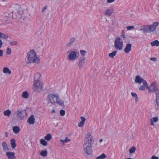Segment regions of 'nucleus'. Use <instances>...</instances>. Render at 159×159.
<instances>
[{
	"label": "nucleus",
	"instance_id": "obj_1",
	"mask_svg": "<svg viewBox=\"0 0 159 159\" xmlns=\"http://www.w3.org/2000/svg\"><path fill=\"white\" fill-rule=\"evenodd\" d=\"M93 137L91 134H89L86 135L84 148V152L87 154L90 155L92 153V145L93 143Z\"/></svg>",
	"mask_w": 159,
	"mask_h": 159
},
{
	"label": "nucleus",
	"instance_id": "obj_2",
	"mask_svg": "<svg viewBox=\"0 0 159 159\" xmlns=\"http://www.w3.org/2000/svg\"><path fill=\"white\" fill-rule=\"evenodd\" d=\"M41 75L39 73H36L34 75L33 87V89L34 91L40 92L42 90L43 85L41 82Z\"/></svg>",
	"mask_w": 159,
	"mask_h": 159
},
{
	"label": "nucleus",
	"instance_id": "obj_3",
	"mask_svg": "<svg viewBox=\"0 0 159 159\" xmlns=\"http://www.w3.org/2000/svg\"><path fill=\"white\" fill-rule=\"evenodd\" d=\"M27 64L38 62L39 59L36 54L33 50L30 51L27 54V57L25 59Z\"/></svg>",
	"mask_w": 159,
	"mask_h": 159
},
{
	"label": "nucleus",
	"instance_id": "obj_4",
	"mask_svg": "<svg viewBox=\"0 0 159 159\" xmlns=\"http://www.w3.org/2000/svg\"><path fill=\"white\" fill-rule=\"evenodd\" d=\"M48 100L52 104L55 103L61 105L62 104V101L59 98L58 95L52 93L49 94L48 96Z\"/></svg>",
	"mask_w": 159,
	"mask_h": 159
},
{
	"label": "nucleus",
	"instance_id": "obj_5",
	"mask_svg": "<svg viewBox=\"0 0 159 159\" xmlns=\"http://www.w3.org/2000/svg\"><path fill=\"white\" fill-rule=\"evenodd\" d=\"M158 25V22H155L152 25L144 26L143 29H141V30H143L145 33L152 32L156 30L157 27Z\"/></svg>",
	"mask_w": 159,
	"mask_h": 159
},
{
	"label": "nucleus",
	"instance_id": "obj_6",
	"mask_svg": "<svg viewBox=\"0 0 159 159\" xmlns=\"http://www.w3.org/2000/svg\"><path fill=\"white\" fill-rule=\"evenodd\" d=\"M20 7L19 5L16 4L11 6L9 9V11L11 13L20 14L22 12V11L20 10Z\"/></svg>",
	"mask_w": 159,
	"mask_h": 159
},
{
	"label": "nucleus",
	"instance_id": "obj_7",
	"mask_svg": "<svg viewBox=\"0 0 159 159\" xmlns=\"http://www.w3.org/2000/svg\"><path fill=\"white\" fill-rule=\"evenodd\" d=\"M147 89L149 93H154L156 94V95H159V90L155 82L151 84Z\"/></svg>",
	"mask_w": 159,
	"mask_h": 159
},
{
	"label": "nucleus",
	"instance_id": "obj_8",
	"mask_svg": "<svg viewBox=\"0 0 159 159\" xmlns=\"http://www.w3.org/2000/svg\"><path fill=\"white\" fill-rule=\"evenodd\" d=\"M120 37L116 38L114 41V46L116 49L118 50H121L123 47V42L120 41Z\"/></svg>",
	"mask_w": 159,
	"mask_h": 159
},
{
	"label": "nucleus",
	"instance_id": "obj_9",
	"mask_svg": "<svg viewBox=\"0 0 159 159\" xmlns=\"http://www.w3.org/2000/svg\"><path fill=\"white\" fill-rule=\"evenodd\" d=\"M15 113L17 114V116L20 117V119H23L27 115L26 110L22 108L19 109Z\"/></svg>",
	"mask_w": 159,
	"mask_h": 159
},
{
	"label": "nucleus",
	"instance_id": "obj_10",
	"mask_svg": "<svg viewBox=\"0 0 159 159\" xmlns=\"http://www.w3.org/2000/svg\"><path fill=\"white\" fill-rule=\"evenodd\" d=\"M86 63V59L84 57H80L79 59L78 66L80 69L82 68Z\"/></svg>",
	"mask_w": 159,
	"mask_h": 159
},
{
	"label": "nucleus",
	"instance_id": "obj_11",
	"mask_svg": "<svg viewBox=\"0 0 159 159\" xmlns=\"http://www.w3.org/2000/svg\"><path fill=\"white\" fill-rule=\"evenodd\" d=\"M114 11V9L112 7H109L106 11L104 13L105 16H110L113 13Z\"/></svg>",
	"mask_w": 159,
	"mask_h": 159
},
{
	"label": "nucleus",
	"instance_id": "obj_12",
	"mask_svg": "<svg viewBox=\"0 0 159 159\" xmlns=\"http://www.w3.org/2000/svg\"><path fill=\"white\" fill-rule=\"evenodd\" d=\"M76 53L75 51H72L68 55L69 60H73L76 59Z\"/></svg>",
	"mask_w": 159,
	"mask_h": 159
},
{
	"label": "nucleus",
	"instance_id": "obj_13",
	"mask_svg": "<svg viewBox=\"0 0 159 159\" xmlns=\"http://www.w3.org/2000/svg\"><path fill=\"white\" fill-rule=\"evenodd\" d=\"M6 155L7 156L9 159H15V153L14 152H7Z\"/></svg>",
	"mask_w": 159,
	"mask_h": 159
},
{
	"label": "nucleus",
	"instance_id": "obj_14",
	"mask_svg": "<svg viewBox=\"0 0 159 159\" xmlns=\"http://www.w3.org/2000/svg\"><path fill=\"white\" fill-rule=\"evenodd\" d=\"M132 45L131 44H127L124 49V51L126 53H128L131 50Z\"/></svg>",
	"mask_w": 159,
	"mask_h": 159
},
{
	"label": "nucleus",
	"instance_id": "obj_15",
	"mask_svg": "<svg viewBox=\"0 0 159 159\" xmlns=\"http://www.w3.org/2000/svg\"><path fill=\"white\" fill-rule=\"evenodd\" d=\"M28 122L30 124H33L35 122V118L33 115H31L27 120Z\"/></svg>",
	"mask_w": 159,
	"mask_h": 159
},
{
	"label": "nucleus",
	"instance_id": "obj_16",
	"mask_svg": "<svg viewBox=\"0 0 159 159\" xmlns=\"http://www.w3.org/2000/svg\"><path fill=\"white\" fill-rule=\"evenodd\" d=\"M80 118L81 119V120L78 124V126L79 127H81L83 126L84 123L86 120L85 118L83 117V116H81L80 117Z\"/></svg>",
	"mask_w": 159,
	"mask_h": 159
},
{
	"label": "nucleus",
	"instance_id": "obj_17",
	"mask_svg": "<svg viewBox=\"0 0 159 159\" xmlns=\"http://www.w3.org/2000/svg\"><path fill=\"white\" fill-rule=\"evenodd\" d=\"M143 80V79L140 77L139 75L136 76L135 79V82L138 83L140 84Z\"/></svg>",
	"mask_w": 159,
	"mask_h": 159
},
{
	"label": "nucleus",
	"instance_id": "obj_18",
	"mask_svg": "<svg viewBox=\"0 0 159 159\" xmlns=\"http://www.w3.org/2000/svg\"><path fill=\"white\" fill-rule=\"evenodd\" d=\"M158 120V118L157 117H153L150 120V125L152 126L154 125V122H157Z\"/></svg>",
	"mask_w": 159,
	"mask_h": 159
},
{
	"label": "nucleus",
	"instance_id": "obj_19",
	"mask_svg": "<svg viewBox=\"0 0 159 159\" xmlns=\"http://www.w3.org/2000/svg\"><path fill=\"white\" fill-rule=\"evenodd\" d=\"M3 72L5 73H8L9 74H11V71L9 69L8 67H4L3 68Z\"/></svg>",
	"mask_w": 159,
	"mask_h": 159
},
{
	"label": "nucleus",
	"instance_id": "obj_20",
	"mask_svg": "<svg viewBox=\"0 0 159 159\" xmlns=\"http://www.w3.org/2000/svg\"><path fill=\"white\" fill-rule=\"evenodd\" d=\"M13 130L15 134H18L20 131L19 127L18 126H15L13 127Z\"/></svg>",
	"mask_w": 159,
	"mask_h": 159
},
{
	"label": "nucleus",
	"instance_id": "obj_21",
	"mask_svg": "<svg viewBox=\"0 0 159 159\" xmlns=\"http://www.w3.org/2000/svg\"><path fill=\"white\" fill-rule=\"evenodd\" d=\"M75 38H71L69 42L67 44V46L68 47H70L75 42Z\"/></svg>",
	"mask_w": 159,
	"mask_h": 159
},
{
	"label": "nucleus",
	"instance_id": "obj_22",
	"mask_svg": "<svg viewBox=\"0 0 159 159\" xmlns=\"http://www.w3.org/2000/svg\"><path fill=\"white\" fill-rule=\"evenodd\" d=\"M10 142L11 147L13 148H15L16 146V144L15 143L16 140L14 139H12L11 140Z\"/></svg>",
	"mask_w": 159,
	"mask_h": 159
},
{
	"label": "nucleus",
	"instance_id": "obj_23",
	"mask_svg": "<svg viewBox=\"0 0 159 159\" xmlns=\"http://www.w3.org/2000/svg\"><path fill=\"white\" fill-rule=\"evenodd\" d=\"M151 45L152 46H159V41L157 40H155L151 43Z\"/></svg>",
	"mask_w": 159,
	"mask_h": 159
},
{
	"label": "nucleus",
	"instance_id": "obj_24",
	"mask_svg": "<svg viewBox=\"0 0 159 159\" xmlns=\"http://www.w3.org/2000/svg\"><path fill=\"white\" fill-rule=\"evenodd\" d=\"M2 145L3 150L5 151H7L9 150V148H8V146H7V144L5 142H2Z\"/></svg>",
	"mask_w": 159,
	"mask_h": 159
},
{
	"label": "nucleus",
	"instance_id": "obj_25",
	"mask_svg": "<svg viewBox=\"0 0 159 159\" xmlns=\"http://www.w3.org/2000/svg\"><path fill=\"white\" fill-rule=\"evenodd\" d=\"M107 156L104 153H102L101 155L97 157L96 159H104L107 157Z\"/></svg>",
	"mask_w": 159,
	"mask_h": 159
},
{
	"label": "nucleus",
	"instance_id": "obj_26",
	"mask_svg": "<svg viewBox=\"0 0 159 159\" xmlns=\"http://www.w3.org/2000/svg\"><path fill=\"white\" fill-rule=\"evenodd\" d=\"M11 113V111L9 110H7L4 111L3 112V114L4 115L7 116H9Z\"/></svg>",
	"mask_w": 159,
	"mask_h": 159
},
{
	"label": "nucleus",
	"instance_id": "obj_27",
	"mask_svg": "<svg viewBox=\"0 0 159 159\" xmlns=\"http://www.w3.org/2000/svg\"><path fill=\"white\" fill-rule=\"evenodd\" d=\"M48 154L47 151L46 149L44 151L42 150L41 152L40 153V155L43 157H45L47 156Z\"/></svg>",
	"mask_w": 159,
	"mask_h": 159
},
{
	"label": "nucleus",
	"instance_id": "obj_28",
	"mask_svg": "<svg viewBox=\"0 0 159 159\" xmlns=\"http://www.w3.org/2000/svg\"><path fill=\"white\" fill-rule=\"evenodd\" d=\"M0 37L2 39H7L8 38V37L7 35L0 32Z\"/></svg>",
	"mask_w": 159,
	"mask_h": 159
},
{
	"label": "nucleus",
	"instance_id": "obj_29",
	"mask_svg": "<svg viewBox=\"0 0 159 159\" xmlns=\"http://www.w3.org/2000/svg\"><path fill=\"white\" fill-rule=\"evenodd\" d=\"M52 138L51 135L50 134H48L46 136H45L44 139L48 141H49Z\"/></svg>",
	"mask_w": 159,
	"mask_h": 159
},
{
	"label": "nucleus",
	"instance_id": "obj_30",
	"mask_svg": "<svg viewBox=\"0 0 159 159\" xmlns=\"http://www.w3.org/2000/svg\"><path fill=\"white\" fill-rule=\"evenodd\" d=\"M60 141L61 142L63 143H67L68 142L70 141V140L67 137H66L65 138V139L64 140H62L61 139L60 140Z\"/></svg>",
	"mask_w": 159,
	"mask_h": 159
},
{
	"label": "nucleus",
	"instance_id": "obj_31",
	"mask_svg": "<svg viewBox=\"0 0 159 159\" xmlns=\"http://www.w3.org/2000/svg\"><path fill=\"white\" fill-rule=\"evenodd\" d=\"M116 51H114L112 52L109 53L108 55L110 57L113 58L116 55Z\"/></svg>",
	"mask_w": 159,
	"mask_h": 159
},
{
	"label": "nucleus",
	"instance_id": "obj_32",
	"mask_svg": "<svg viewBox=\"0 0 159 159\" xmlns=\"http://www.w3.org/2000/svg\"><path fill=\"white\" fill-rule=\"evenodd\" d=\"M28 93L27 91H25L23 92L22 96L23 98H27L28 97Z\"/></svg>",
	"mask_w": 159,
	"mask_h": 159
},
{
	"label": "nucleus",
	"instance_id": "obj_33",
	"mask_svg": "<svg viewBox=\"0 0 159 159\" xmlns=\"http://www.w3.org/2000/svg\"><path fill=\"white\" fill-rule=\"evenodd\" d=\"M136 149L135 147H132L131 148L129 149V152L131 154L135 152Z\"/></svg>",
	"mask_w": 159,
	"mask_h": 159
},
{
	"label": "nucleus",
	"instance_id": "obj_34",
	"mask_svg": "<svg viewBox=\"0 0 159 159\" xmlns=\"http://www.w3.org/2000/svg\"><path fill=\"white\" fill-rule=\"evenodd\" d=\"M40 143L44 146H46L47 144V142L43 139L40 140Z\"/></svg>",
	"mask_w": 159,
	"mask_h": 159
},
{
	"label": "nucleus",
	"instance_id": "obj_35",
	"mask_svg": "<svg viewBox=\"0 0 159 159\" xmlns=\"http://www.w3.org/2000/svg\"><path fill=\"white\" fill-rule=\"evenodd\" d=\"M142 82L144 86H145L147 89L148 88V86L147 81L143 79V80L142 81Z\"/></svg>",
	"mask_w": 159,
	"mask_h": 159
},
{
	"label": "nucleus",
	"instance_id": "obj_36",
	"mask_svg": "<svg viewBox=\"0 0 159 159\" xmlns=\"http://www.w3.org/2000/svg\"><path fill=\"white\" fill-rule=\"evenodd\" d=\"M156 101L157 105L159 106V95H156Z\"/></svg>",
	"mask_w": 159,
	"mask_h": 159
},
{
	"label": "nucleus",
	"instance_id": "obj_37",
	"mask_svg": "<svg viewBox=\"0 0 159 159\" xmlns=\"http://www.w3.org/2000/svg\"><path fill=\"white\" fill-rule=\"evenodd\" d=\"M80 52L82 56H84L85 55V53H86V52L85 51L81 50L80 51Z\"/></svg>",
	"mask_w": 159,
	"mask_h": 159
},
{
	"label": "nucleus",
	"instance_id": "obj_38",
	"mask_svg": "<svg viewBox=\"0 0 159 159\" xmlns=\"http://www.w3.org/2000/svg\"><path fill=\"white\" fill-rule=\"evenodd\" d=\"M10 44L13 46H17V43L16 41H12L10 43Z\"/></svg>",
	"mask_w": 159,
	"mask_h": 159
},
{
	"label": "nucleus",
	"instance_id": "obj_39",
	"mask_svg": "<svg viewBox=\"0 0 159 159\" xmlns=\"http://www.w3.org/2000/svg\"><path fill=\"white\" fill-rule=\"evenodd\" d=\"M11 49L9 48H7V51H6L7 54L10 55L11 54Z\"/></svg>",
	"mask_w": 159,
	"mask_h": 159
},
{
	"label": "nucleus",
	"instance_id": "obj_40",
	"mask_svg": "<svg viewBox=\"0 0 159 159\" xmlns=\"http://www.w3.org/2000/svg\"><path fill=\"white\" fill-rule=\"evenodd\" d=\"M60 112L61 115V116H64L65 113V111L63 110H61Z\"/></svg>",
	"mask_w": 159,
	"mask_h": 159
},
{
	"label": "nucleus",
	"instance_id": "obj_41",
	"mask_svg": "<svg viewBox=\"0 0 159 159\" xmlns=\"http://www.w3.org/2000/svg\"><path fill=\"white\" fill-rule=\"evenodd\" d=\"M121 37L122 38H123V39L125 38V32L124 30H123L122 31L121 33Z\"/></svg>",
	"mask_w": 159,
	"mask_h": 159
},
{
	"label": "nucleus",
	"instance_id": "obj_42",
	"mask_svg": "<svg viewBox=\"0 0 159 159\" xmlns=\"http://www.w3.org/2000/svg\"><path fill=\"white\" fill-rule=\"evenodd\" d=\"M134 26H128L127 27V29L128 30H131L134 29Z\"/></svg>",
	"mask_w": 159,
	"mask_h": 159
},
{
	"label": "nucleus",
	"instance_id": "obj_43",
	"mask_svg": "<svg viewBox=\"0 0 159 159\" xmlns=\"http://www.w3.org/2000/svg\"><path fill=\"white\" fill-rule=\"evenodd\" d=\"M145 87L144 86H141L139 88V89L141 90H144L145 89Z\"/></svg>",
	"mask_w": 159,
	"mask_h": 159
},
{
	"label": "nucleus",
	"instance_id": "obj_44",
	"mask_svg": "<svg viewBox=\"0 0 159 159\" xmlns=\"http://www.w3.org/2000/svg\"><path fill=\"white\" fill-rule=\"evenodd\" d=\"M150 60L152 61H155L157 60V58L156 57H152L150 58Z\"/></svg>",
	"mask_w": 159,
	"mask_h": 159
},
{
	"label": "nucleus",
	"instance_id": "obj_45",
	"mask_svg": "<svg viewBox=\"0 0 159 159\" xmlns=\"http://www.w3.org/2000/svg\"><path fill=\"white\" fill-rule=\"evenodd\" d=\"M131 94L133 97H135V98L137 97V95L135 93L133 92H132Z\"/></svg>",
	"mask_w": 159,
	"mask_h": 159
},
{
	"label": "nucleus",
	"instance_id": "obj_46",
	"mask_svg": "<svg viewBox=\"0 0 159 159\" xmlns=\"http://www.w3.org/2000/svg\"><path fill=\"white\" fill-rule=\"evenodd\" d=\"M115 0H107V2L108 3H111L114 2Z\"/></svg>",
	"mask_w": 159,
	"mask_h": 159
},
{
	"label": "nucleus",
	"instance_id": "obj_47",
	"mask_svg": "<svg viewBox=\"0 0 159 159\" xmlns=\"http://www.w3.org/2000/svg\"><path fill=\"white\" fill-rule=\"evenodd\" d=\"M152 159H158V157H156L155 156H152Z\"/></svg>",
	"mask_w": 159,
	"mask_h": 159
},
{
	"label": "nucleus",
	"instance_id": "obj_48",
	"mask_svg": "<svg viewBox=\"0 0 159 159\" xmlns=\"http://www.w3.org/2000/svg\"><path fill=\"white\" fill-rule=\"evenodd\" d=\"M3 51L1 50H0V56L2 57L3 55Z\"/></svg>",
	"mask_w": 159,
	"mask_h": 159
},
{
	"label": "nucleus",
	"instance_id": "obj_49",
	"mask_svg": "<svg viewBox=\"0 0 159 159\" xmlns=\"http://www.w3.org/2000/svg\"><path fill=\"white\" fill-rule=\"evenodd\" d=\"M2 43L1 40L0 39V48H1L2 45Z\"/></svg>",
	"mask_w": 159,
	"mask_h": 159
},
{
	"label": "nucleus",
	"instance_id": "obj_50",
	"mask_svg": "<svg viewBox=\"0 0 159 159\" xmlns=\"http://www.w3.org/2000/svg\"><path fill=\"white\" fill-rule=\"evenodd\" d=\"M47 7H44L42 10V12H44L45 11V10L47 9Z\"/></svg>",
	"mask_w": 159,
	"mask_h": 159
},
{
	"label": "nucleus",
	"instance_id": "obj_51",
	"mask_svg": "<svg viewBox=\"0 0 159 159\" xmlns=\"http://www.w3.org/2000/svg\"><path fill=\"white\" fill-rule=\"evenodd\" d=\"M138 100V97L135 98V102H137Z\"/></svg>",
	"mask_w": 159,
	"mask_h": 159
},
{
	"label": "nucleus",
	"instance_id": "obj_52",
	"mask_svg": "<svg viewBox=\"0 0 159 159\" xmlns=\"http://www.w3.org/2000/svg\"><path fill=\"white\" fill-rule=\"evenodd\" d=\"M103 141V140L102 139H100L99 140V142L101 143V142H102Z\"/></svg>",
	"mask_w": 159,
	"mask_h": 159
},
{
	"label": "nucleus",
	"instance_id": "obj_53",
	"mask_svg": "<svg viewBox=\"0 0 159 159\" xmlns=\"http://www.w3.org/2000/svg\"><path fill=\"white\" fill-rule=\"evenodd\" d=\"M55 112V111L54 110H53L51 112L52 113H54Z\"/></svg>",
	"mask_w": 159,
	"mask_h": 159
},
{
	"label": "nucleus",
	"instance_id": "obj_54",
	"mask_svg": "<svg viewBox=\"0 0 159 159\" xmlns=\"http://www.w3.org/2000/svg\"><path fill=\"white\" fill-rule=\"evenodd\" d=\"M132 159V158H131L129 157V158H126V159Z\"/></svg>",
	"mask_w": 159,
	"mask_h": 159
}]
</instances>
